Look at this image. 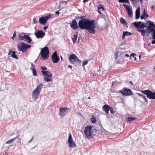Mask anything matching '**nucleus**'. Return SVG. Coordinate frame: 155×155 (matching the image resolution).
<instances>
[{
  "mask_svg": "<svg viewBox=\"0 0 155 155\" xmlns=\"http://www.w3.org/2000/svg\"><path fill=\"white\" fill-rule=\"evenodd\" d=\"M78 26L81 29H87L89 33L92 34L95 33L94 29L96 28V25L94 20L91 21L87 19H83L79 21Z\"/></svg>",
  "mask_w": 155,
  "mask_h": 155,
  "instance_id": "obj_1",
  "label": "nucleus"
},
{
  "mask_svg": "<svg viewBox=\"0 0 155 155\" xmlns=\"http://www.w3.org/2000/svg\"><path fill=\"white\" fill-rule=\"evenodd\" d=\"M43 84L42 83H40L34 90L32 93V99L35 101L37 99L42 88Z\"/></svg>",
  "mask_w": 155,
  "mask_h": 155,
  "instance_id": "obj_2",
  "label": "nucleus"
},
{
  "mask_svg": "<svg viewBox=\"0 0 155 155\" xmlns=\"http://www.w3.org/2000/svg\"><path fill=\"white\" fill-rule=\"evenodd\" d=\"M41 58L43 60H45L48 59L49 55V51L48 47L45 46L44 48H42L40 53Z\"/></svg>",
  "mask_w": 155,
  "mask_h": 155,
  "instance_id": "obj_3",
  "label": "nucleus"
},
{
  "mask_svg": "<svg viewBox=\"0 0 155 155\" xmlns=\"http://www.w3.org/2000/svg\"><path fill=\"white\" fill-rule=\"evenodd\" d=\"M43 75V77L44 80L47 82H50L52 81V74L48 71H41Z\"/></svg>",
  "mask_w": 155,
  "mask_h": 155,
  "instance_id": "obj_4",
  "label": "nucleus"
},
{
  "mask_svg": "<svg viewBox=\"0 0 155 155\" xmlns=\"http://www.w3.org/2000/svg\"><path fill=\"white\" fill-rule=\"evenodd\" d=\"M18 50L24 53L25 52L28 48L31 47V46L24 43L20 42L18 45Z\"/></svg>",
  "mask_w": 155,
  "mask_h": 155,
  "instance_id": "obj_5",
  "label": "nucleus"
},
{
  "mask_svg": "<svg viewBox=\"0 0 155 155\" xmlns=\"http://www.w3.org/2000/svg\"><path fill=\"white\" fill-rule=\"evenodd\" d=\"M68 146L70 147L74 148L76 147V145L73 140L72 135L71 133H69L68 134Z\"/></svg>",
  "mask_w": 155,
  "mask_h": 155,
  "instance_id": "obj_6",
  "label": "nucleus"
},
{
  "mask_svg": "<svg viewBox=\"0 0 155 155\" xmlns=\"http://www.w3.org/2000/svg\"><path fill=\"white\" fill-rule=\"evenodd\" d=\"M93 126H88L85 127L84 133L87 138H90L92 136V128Z\"/></svg>",
  "mask_w": 155,
  "mask_h": 155,
  "instance_id": "obj_7",
  "label": "nucleus"
},
{
  "mask_svg": "<svg viewBox=\"0 0 155 155\" xmlns=\"http://www.w3.org/2000/svg\"><path fill=\"white\" fill-rule=\"evenodd\" d=\"M141 92L146 94L147 97L150 99H153L155 100V92H153L149 90L141 91Z\"/></svg>",
  "mask_w": 155,
  "mask_h": 155,
  "instance_id": "obj_8",
  "label": "nucleus"
},
{
  "mask_svg": "<svg viewBox=\"0 0 155 155\" xmlns=\"http://www.w3.org/2000/svg\"><path fill=\"white\" fill-rule=\"evenodd\" d=\"M69 61L71 63L74 64L75 62H78L81 63V61L78 58L75 54H72L69 56Z\"/></svg>",
  "mask_w": 155,
  "mask_h": 155,
  "instance_id": "obj_9",
  "label": "nucleus"
},
{
  "mask_svg": "<svg viewBox=\"0 0 155 155\" xmlns=\"http://www.w3.org/2000/svg\"><path fill=\"white\" fill-rule=\"evenodd\" d=\"M52 15L51 14L45 16H42L39 18V22L41 24L45 25L47 22V20L50 18L52 16Z\"/></svg>",
  "mask_w": 155,
  "mask_h": 155,
  "instance_id": "obj_10",
  "label": "nucleus"
},
{
  "mask_svg": "<svg viewBox=\"0 0 155 155\" xmlns=\"http://www.w3.org/2000/svg\"><path fill=\"white\" fill-rule=\"evenodd\" d=\"M18 40L20 41L23 40L28 43H30L32 41V39L29 36L26 35H19L18 36Z\"/></svg>",
  "mask_w": 155,
  "mask_h": 155,
  "instance_id": "obj_11",
  "label": "nucleus"
},
{
  "mask_svg": "<svg viewBox=\"0 0 155 155\" xmlns=\"http://www.w3.org/2000/svg\"><path fill=\"white\" fill-rule=\"evenodd\" d=\"M69 108L60 107L59 111V115L61 117H64L68 113Z\"/></svg>",
  "mask_w": 155,
  "mask_h": 155,
  "instance_id": "obj_12",
  "label": "nucleus"
},
{
  "mask_svg": "<svg viewBox=\"0 0 155 155\" xmlns=\"http://www.w3.org/2000/svg\"><path fill=\"white\" fill-rule=\"evenodd\" d=\"M120 92L123 95L126 96L130 95L132 94V93L131 90L127 88L124 89L123 91H120Z\"/></svg>",
  "mask_w": 155,
  "mask_h": 155,
  "instance_id": "obj_13",
  "label": "nucleus"
},
{
  "mask_svg": "<svg viewBox=\"0 0 155 155\" xmlns=\"http://www.w3.org/2000/svg\"><path fill=\"white\" fill-rule=\"evenodd\" d=\"M45 35V33L41 30H38L35 33V35L38 38H43Z\"/></svg>",
  "mask_w": 155,
  "mask_h": 155,
  "instance_id": "obj_14",
  "label": "nucleus"
},
{
  "mask_svg": "<svg viewBox=\"0 0 155 155\" xmlns=\"http://www.w3.org/2000/svg\"><path fill=\"white\" fill-rule=\"evenodd\" d=\"M51 59L53 63H57L59 61V59L57 55L56 51H54L52 54Z\"/></svg>",
  "mask_w": 155,
  "mask_h": 155,
  "instance_id": "obj_15",
  "label": "nucleus"
},
{
  "mask_svg": "<svg viewBox=\"0 0 155 155\" xmlns=\"http://www.w3.org/2000/svg\"><path fill=\"white\" fill-rule=\"evenodd\" d=\"M123 5L126 8L128 12V15L130 17H133V12L131 8H130V7L124 4Z\"/></svg>",
  "mask_w": 155,
  "mask_h": 155,
  "instance_id": "obj_16",
  "label": "nucleus"
},
{
  "mask_svg": "<svg viewBox=\"0 0 155 155\" xmlns=\"http://www.w3.org/2000/svg\"><path fill=\"white\" fill-rule=\"evenodd\" d=\"M71 27L73 29H76L78 27V22L75 19H74L71 22Z\"/></svg>",
  "mask_w": 155,
  "mask_h": 155,
  "instance_id": "obj_17",
  "label": "nucleus"
},
{
  "mask_svg": "<svg viewBox=\"0 0 155 155\" xmlns=\"http://www.w3.org/2000/svg\"><path fill=\"white\" fill-rule=\"evenodd\" d=\"M138 31L140 32L142 35L143 36L145 35L146 33H148V35L150 33H149V31H148L147 29L145 30L138 29Z\"/></svg>",
  "mask_w": 155,
  "mask_h": 155,
  "instance_id": "obj_18",
  "label": "nucleus"
},
{
  "mask_svg": "<svg viewBox=\"0 0 155 155\" xmlns=\"http://www.w3.org/2000/svg\"><path fill=\"white\" fill-rule=\"evenodd\" d=\"M110 107L108 105L106 104L103 106V110L106 113L108 114H109V110L110 109Z\"/></svg>",
  "mask_w": 155,
  "mask_h": 155,
  "instance_id": "obj_19",
  "label": "nucleus"
},
{
  "mask_svg": "<svg viewBox=\"0 0 155 155\" xmlns=\"http://www.w3.org/2000/svg\"><path fill=\"white\" fill-rule=\"evenodd\" d=\"M140 8L137 9L136 11V17L135 18L137 19H138L140 17Z\"/></svg>",
  "mask_w": 155,
  "mask_h": 155,
  "instance_id": "obj_20",
  "label": "nucleus"
},
{
  "mask_svg": "<svg viewBox=\"0 0 155 155\" xmlns=\"http://www.w3.org/2000/svg\"><path fill=\"white\" fill-rule=\"evenodd\" d=\"M124 54V53L120 51H117L115 54L114 55V58L115 60H116L117 58L119 57V54Z\"/></svg>",
  "mask_w": 155,
  "mask_h": 155,
  "instance_id": "obj_21",
  "label": "nucleus"
},
{
  "mask_svg": "<svg viewBox=\"0 0 155 155\" xmlns=\"http://www.w3.org/2000/svg\"><path fill=\"white\" fill-rule=\"evenodd\" d=\"M147 23L148 24V26L153 28H155V25L150 21H147Z\"/></svg>",
  "mask_w": 155,
  "mask_h": 155,
  "instance_id": "obj_22",
  "label": "nucleus"
},
{
  "mask_svg": "<svg viewBox=\"0 0 155 155\" xmlns=\"http://www.w3.org/2000/svg\"><path fill=\"white\" fill-rule=\"evenodd\" d=\"M132 35L131 33L128 31H124L123 32V35H122V38L123 39L126 36H129Z\"/></svg>",
  "mask_w": 155,
  "mask_h": 155,
  "instance_id": "obj_23",
  "label": "nucleus"
},
{
  "mask_svg": "<svg viewBox=\"0 0 155 155\" xmlns=\"http://www.w3.org/2000/svg\"><path fill=\"white\" fill-rule=\"evenodd\" d=\"M137 94L139 95L140 96L142 97L143 98H144L145 100V101L147 103L148 102V101L147 98H146V96L144 95H143L140 93H138Z\"/></svg>",
  "mask_w": 155,
  "mask_h": 155,
  "instance_id": "obj_24",
  "label": "nucleus"
},
{
  "mask_svg": "<svg viewBox=\"0 0 155 155\" xmlns=\"http://www.w3.org/2000/svg\"><path fill=\"white\" fill-rule=\"evenodd\" d=\"M142 22L141 21H139L138 22H134L133 23L134 25L137 28V29L138 28L139 26L141 25L142 23Z\"/></svg>",
  "mask_w": 155,
  "mask_h": 155,
  "instance_id": "obj_25",
  "label": "nucleus"
},
{
  "mask_svg": "<svg viewBox=\"0 0 155 155\" xmlns=\"http://www.w3.org/2000/svg\"><path fill=\"white\" fill-rule=\"evenodd\" d=\"M120 22L121 23L124 25H127V23L126 22L124 19L123 18H121L120 19Z\"/></svg>",
  "mask_w": 155,
  "mask_h": 155,
  "instance_id": "obj_26",
  "label": "nucleus"
},
{
  "mask_svg": "<svg viewBox=\"0 0 155 155\" xmlns=\"http://www.w3.org/2000/svg\"><path fill=\"white\" fill-rule=\"evenodd\" d=\"M78 35H73V38L72 39L73 41V43H75L76 42V40L77 39Z\"/></svg>",
  "mask_w": 155,
  "mask_h": 155,
  "instance_id": "obj_27",
  "label": "nucleus"
},
{
  "mask_svg": "<svg viewBox=\"0 0 155 155\" xmlns=\"http://www.w3.org/2000/svg\"><path fill=\"white\" fill-rule=\"evenodd\" d=\"M146 27V26H145L144 24L142 22V23L139 26V27L138 28V29L141 30V29H143L144 28V27Z\"/></svg>",
  "mask_w": 155,
  "mask_h": 155,
  "instance_id": "obj_28",
  "label": "nucleus"
},
{
  "mask_svg": "<svg viewBox=\"0 0 155 155\" xmlns=\"http://www.w3.org/2000/svg\"><path fill=\"white\" fill-rule=\"evenodd\" d=\"M15 52L14 51H12V54H11V56L15 58L16 59H18V58L17 57V56L15 55Z\"/></svg>",
  "mask_w": 155,
  "mask_h": 155,
  "instance_id": "obj_29",
  "label": "nucleus"
},
{
  "mask_svg": "<svg viewBox=\"0 0 155 155\" xmlns=\"http://www.w3.org/2000/svg\"><path fill=\"white\" fill-rule=\"evenodd\" d=\"M147 28L149 31V33H150L151 32H153L155 30L154 28L148 26H147Z\"/></svg>",
  "mask_w": 155,
  "mask_h": 155,
  "instance_id": "obj_30",
  "label": "nucleus"
},
{
  "mask_svg": "<svg viewBox=\"0 0 155 155\" xmlns=\"http://www.w3.org/2000/svg\"><path fill=\"white\" fill-rule=\"evenodd\" d=\"M91 120L93 124H95L96 122V118L94 116H93L91 118Z\"/></svg>",
  "mask_w": 155,
  "mask_h": 155,
  "instance_id": "obj_31",
  "label": "nucleus"
},
{
  "mask_svg": "<svg viewBox=\"0 0 155 155\" xmlns=\"http://www.w3.org/2000/svg\"><path fill=\"white\" fill-rule=\"evenodd\" d=\"M136 118L135 117H128L127 119V121L128 122H130L132 121L136 120Z\"/></svg>",
  "mask_w": 155,
  "mask_h": 155,
  "instance_id": "obj_32",
  "label": "nucleus"
},
{
  "mask_svg": "<svg viewBox=\"0 0 155 155\" xmlns=\"http://www.w3.org/2000/svg\"><path fill=\"white\" fill-rule=\"evenodd\" d=\"M17 137H15L10 140H9L8 141L6 142V144H7L11 143L12 142H13L15 140V139Z\"/></svg>",
  "mask_w": 155,
  "mask_h": 155,
  "instance_id": "obj_33",
  "label": "nucleus"
},
{
  "mask_svg": "<svg viewBox=\"0 0 155 155\" xmlns=\"http://www.w3.org/2000/svg\"><path fill=\"white\" fill-rule=\"evenodd\" d=\"M120 3H129L130 2L129 0H119Z\"/></svg>",
  "mask_w": 155,
  "mask_h": 155,
  "instance_id": "obj_34",
  "label": "nucleus"
},
{
  "mask_svg": "<svg viewBox=\"0 0 155 155\" xmlns=\"http://www.w3.org/2000/svg\"><path fill=\"white\" fill-rule=\"evenodd\" d=\"M32 72L33 73V75L34 76H37V74L36 71L35 69H33L31 70Z\"/></svg>",
  "mask_w": 155,
  "mask_h": 155,
  "instance_id": "obj_35",
  "label": "nucleus"
},
{
  "mask_svg": "<svg viewBox=\"0 0 155 155\" xmlns=\"http://www.w3.org/2000/svg\"><path fill=\"white\" fill-rule=\"evenodd\" d=\"M38 18H33V22L34 24H36L38 22Z\"/></svg>",
  "mask_w": 155,
  "mask_h": 155,
  "instance_id": "obj_36",
  "label": "nucleus"
},
{
  "mask_svg": "<svg viewBox=\"0 0 155 155\" xmlns=\"http://www.w3.org/2000/svg\"><path fill=\"white\" fill-rule=\"evenodd\" d=\"M31 68H30V69L31 70H33V69H35V67L34 65L32 63H31Z\"/></svg>",
  "mask_w": 155,
  "mask_h": 155,
  "instance_id": "obj_37",
  "label": "nucleus"
},
{
  "mask_svg": "<svg viewBox=\"0 0 155 155\" xmlns=\"http://www.w3.org/2000/svg\"><path fill=\"white\" fill-rule=\"evenodd\" d=\"M152 36L153 38V39H155V29L154 30V31H153L152 33Z\"/></svg>",
  "mask_w": 155,
  "mask_h": 155,
  "instance_id": "obj_38",
  "label": "nucleus"
},
{
  "mask_svg": "<svg viewBox=\"0 0 155 155\" xmlns=\"http://www.w3.org/2000/svg\"><path fill=\"white\" fill-rule=\"evenodd\" d=\"M88 63V61L87 60H85L83 62V66H84L85 65H87Z\"/></svg>",
  "mask_w": 155,
  "mask_h": 155,
  "instance_id": "obj_39",
  "label": "nucleus"
},
{
  "mask_svg": "<svg viewBox=\"0 0 155 155\" xmlns=\"http://www.w3.org/2000/svg\"><path fill=\"white\" fill-rule=\"evenodd\" d=\"M103 8V6L101 5H100L98 6V10L101 9Z\"/></svg>",
  "mask_w": 155,
  "mask_h": 155,
  "instance_id": "obj_40",
  "label": "nucleus"
},
{
  "mask_svg": "<svg viewBox=\"0 0 155 155\" xmlns=\"http://www.w3.org/2000/svg\"><path fill=\"white\" fill-rule=\"evenodd\" d=\"M16 35V32H14L13 33V36L12 37H11L12 39L13 40L14 39V38L15 37Z\"/></svg>",
  "mask_w": 155,
  "mask_h": 155,
  "instance_id": "obj_41",
  "label": "nucleus"
},
{
  "mask_svg": "<svg viewBox=\"0 0 155 155\" xmlns=\"http://www.w3.org/2000/svg\"><path fill=\"white\" fill-rule=\"evenodd\" d=\"M110 111V112L111 113H112L113 114H114V111L113 110V109L112 108H110L109 109Z\"/></svg>",
  "mask_w": 155,
  "mask_h": 155,
  "instance_id": "obj_42",
  "label": "nucleus"
},
{
  "mask_svg": "<svg viewBox=\"0 0 155 155\" xmlns=\"http://www.w3.org/2000/svg\"><path fill=\"white\" fill-rule=\"evenodd\" d=\"M143 14L145 15V16H146L145 18H146L147 17H148L149 15L147 13H146L145 10L144 11V12L143 13Z\"/></svg>",
  "mask_w": 155,
  "mask_h": 155,
  "instance_id": "obj_43",
  "label": "nucleus"
},
{
  "mask_svg": "<svg viewBox=\"0 0 155 155\" xmlns=\"http://www.w3.org/2000/svg\"><path fill=\"white\" fill-rule=\"evenodd\" d=\"M41 68L42 70H46L47 69L46 68L45 66L44 67H41Z\"/></svg>",
  "mask_w": 155,
  "mask_h": 155,
  "instance_id": "obj_44",
  "label": "nucleus"
},
{
  "mask_svg": "<svg viewBox=\"0 0 155 155\" xmlns=\"http://www.w3.org/2000/svg\"><path fill=\"white\" fill-rule=\"evenodd\" d=\"M136 55L135 53H131L130 55V58L131 57V56H133L134 57H135V56Z\"/></svg>",
  "mask_w": 155,
  "mask_h": 155,
  "instance_id": "obj_45",
  "label": "nucleus"
},
{
  "mask_svg": "<svg viewBox=\"0 0 155 155\" xmlns=\"http://www.w3.org/2000/svg\"><path fill=\"white\" fill-rule=\"evenodd\" d=\"M145 17V15L143 14L140 17V18L141 19H145L146 18H144Z\"/></svg>",
  "mask_w": 155,
  "mask_h": 155,
  "instance_id": "obj_46",
  "label": "nucleus"
},
{
  "mask_svg": "<svg viewBox=\"0 0 155 155\" xmlns=\"http://www.w3.org/2000/svg\"><path fill=\"white\" fill-rule=\"evenodd\" d=\"M125 55V54H124H124H119V57H120L121 58H122Z\"/></svg>",
  "mask_w": 155,
  "mask_h": 155,
  "instance_id": "obj_47",
  "label": "nucleus"
},
{
  "mask_svg": "<svg viewBox=\"0 0 155 155\" xmlns=\"http://www.w3.org/2000/svg\"><path fill=\"white\" fill-rule=\"evenodd\" d=\"M48 28V26H46L44 27L43 28V29L45 30L46 29H47Z\"/></svg>",
  "mask_w": 155,
  "mask_h": 155,
  "instance_id": "obj_48",
  "label": "nucleus"
},
{
  "mask_svg": "<svg viewBox=\"0 0 155 155\" xmlns=\"http://www.w3.org/2000/svg\"><path fill=\"white\" fill-rule=\"evenodd\" d=\"M12 50H11L10 51H9L8 52V55H11V54H12Z\"/></svg>",
  "mask_w": 155,
  "mask_h": 155,
  "instance_id": "obj_49",
  "label": "nucleus"
},
{
  "mask_svg": "<svg viewBox=\"0 0 155 155\" xmlns=\"http://www.w3.org/2000/svg\"><path fill=\"white\" fill-rule=\"evenodd\" d=\"M68 68H72V66L70 65H68Z\"/></svg>",
  "mask_w": 155,
  "mask_h": 155,
  "instance_id": "obj_50",
  "label": "nucleus"
},
{
  "mask_svg": "<svg viewBox=\"0 0 155 155\" xmlns=\"http://www.w3.org/2000/svg\"><path fill=\"white\" fill-rule=\"evenodd\" d=\"M152 43L153 44H155V39L152 41Z\"/></svg>",
  "mask_w": 155,
  "mask_h": 155,
  "instance_id": "obj_51",
  "label": "nucleus"
},
{
  "mask_svg": "<svg viewBox=\"0 0 155 155\" xmlns=\"http://www.w3.org/2000/svg\"><path fill=\"white\" fill-rule=\"evenodd\" d=\"M55 14H59V12L58 11H56L55 12Z\"/></svg>",
  "mask_w": 155,
  "mask_h": 155,
  "instance_id": "obj_52",
  "label": "nucleus"
},
{
  "mask_svg": "<svg viewBox=\"0 0 155 155\" xmlns=\"http://www.w3.org/2000/svg\"><path fill=\"white\" fill-rule=\"evenodd\" d=\"M33 138V137H32L31 139L29 141L28 143H29V142H31L32 140V139Z\"/></svg>",
  "mask_w": 155,
  "mask_h": 155,
  "instance_id": "obj_53",
  "label": "nucleus"
},
{
  "mask_svg": "<svg viewBox=\"0 0 155 155\" xmlns=\"http://www.w3.org/2000/svg\"><path fill=\"white\" fill-rule=\"evenodd\" d=\"M126 56L128 57H129V55L128 54H127L126 55Z\"/></svg>",
  "mask_w": 155,
  "mask_h": 155,
  "instance_id": "obj_54",
  "label": "nucleus"
},
{
  "mask_svg": "<svg viewBox=\"0 0 155 155\" xmlns=\"http://www.w3.org/2000/svg\"><path fill=\"white\" fill-rule=\"evenodd\" d=\"M98 12L101 14V13L99 11V10H98Z\"/></svg>",
  "mask_w": 155,
  "mask_h": 155,
  "instance_id": "obj_55",
  "label": "nucleus"
},
{
  "mask_svg": "<svg viewBox=\"0 0 155 155\" xmlns=\"http://www.w3.org/2000/svg\"><path fill=\"white\" fill-rule=\"evenodd\" d=\"M151 7L152 8H155V7L154 5H153L151 6Z\"/></svg>",
  "mask_w": 155,
  "mask_h": 155,
  "instance_id": "obj_56",
  "label": "nucleus"
},
{
  "mask_svg": "<svg viewBox=\"0 0 155 155\" xmlns=\"http://www.w3.org/2000/svg\"><path fill=\"white\" fill-rule=\"evenodd\" d=\"M60 57L61 58V61H62V56H60Z\"/></svg>",
  "mask_w": 155,
  "mask_h": 155,
  "instance_id": "obj_57",
  "label": "nucleus"
},
{
  "mask_svg": "<svg viewBox=\"0 0 155 155\" xmlns=\"http://www.w3.org/2000/svg\"><path fill=\"white\" fill-rule=\"evenodd\" d=\"M62 2H65V3H66L68 2H67V1H62Z\"/></svg>",
  "mask_w": 155,
  "mask_h": 155,
  "instance_id": "obj_58",
  "label": "nucleus"
},
{
  "mask_svg": "<svg viewBox=\"0 0 155 155\" xmlns=\"http://www.w3.org/2000/svg\"><path fill=\"white\" fill-rule=\"evenodd\" d=\"M134 58L135 60H137L136 58V57H134Z\"/></svg>",
  "mask_w": 155,
  "mask_h": 155,
  "instance_id": "obj_59",
  "label": "nucleus"
},
{
  "mask_svg": "<svg viewBox=\"0 0 155 155\" xmlns=\"http://www.w3.org/2000/svg\"><path fill=\"white\" fill-rule=\"evenodd\" d=\"M102 9H103L104 11V10H105L104 8V7H103V8H102Z\"/></svg>",
  "mask_w": 155,
  "mask_h": 155,
  "instance_id": "obj_60",
  "label": "nucleus"
},
{
  "mask_svg": "<svg viewBox=\"0 0 155 155\" xmlns=\"http://www.w3.org/2000/svg\"><path fill=\"white\" fill-rule=\"evenodd\" d=\"M141 55H139V58H141Z\"/></svg>",
  "mask_w": 155,
  "mask_h": 155,
  "instance_id": "obj_61",
  "label": "nucleus"
},
{
  "mask_svg": "<svg viewBox=\"0 0 155 155\" xmlns=\"http://www.w3.org/2000/svg\"><path fill=\"white\" fill-rule=\"evenodd\" d=\"M91 75H92V73H91Z\"/></svg>",
  "mask_w": 155,
  "mask_h": 155,
  "instance_id": "obj_62",
  "label": "nucleus"
},
{
  "mask_svg": "<svg viewBox=\"0 0 155 155\" xmlns=\"http://www.w3.org/2000/svg\"><path fill=\"white\" fill-rule=\"evenodd\" d=\"M154 69H155V66L154 67Z\"/></svg>",
  "mask_w": 155,
  "mask_h": 155,
  "instance_id": "obj_63",
  "label": "nucleus"
},
{
  "mask_svg": "<svg viewBox=\"0 0 155 155\" xmlns=\"http://www.w3.org/2000/svg\"><path fill=\"white\" fill-rule=\"evenodd\" d=\"M130 83H131V81H130Z\"/></svg>",
  "mask_w": 155,
  "mask_h": 155,
  "instance_id": "obj_64",
  "label": "nucleus"
}]
</instances>
